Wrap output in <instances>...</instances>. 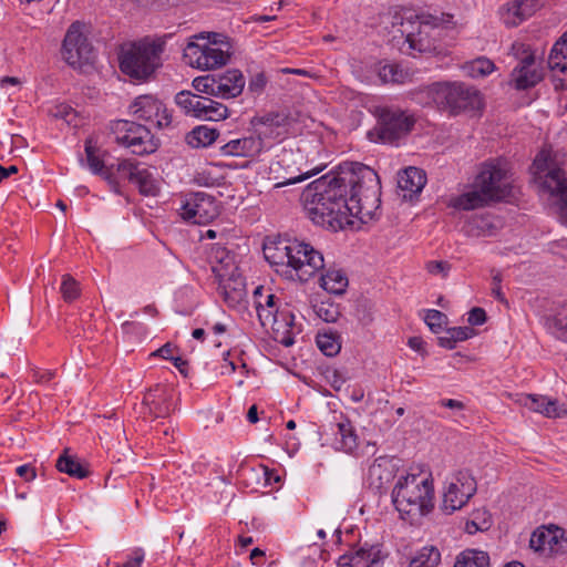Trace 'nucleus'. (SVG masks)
I'll return each mask as SVG.
<instances>
[{"label": "nucleus", "mask_w": 567, "mask_h": 567, "mask_svg": "<svg viewBox=\"0 0 567 567\" xmlns=\"http://www.w3.org/2000/svg\"><path fill=\"white\" fill-rule=\"evenodd\" d=\"M261 290H262L261 287H258L255 290L256 311H257V316L260 321V324L265 329H268L269 326L275 324L274 318L280 311V309L284 307V303L280 301V299L278 297H276L272 293L262 296Z\"/></svg>", "instance_id": "b1692460"}, {"label": "nucleus", "mask_w": 567, "mask_h": 567, "mask_svg": "<svg viewBox=\"0 0 567 567\" xmlns=\"http://www.w3.org/2000/svg\"><path fill=\"white\" fill-rule=\"evenodd\" d=\"M144 560V551L137 548L133 551L132 556L124 563L118 564L115 567H140Z\"/></svg>", "instance_id": "4d7b16f0"}, {"label": "nucleus", "mask_w": 567, "mask_h": 567, "mask_svg": "<svg viewBox=\"0 0 567 567\" xmlns=\"http://www.w3.org/2000/svg\"><path fill=\"white\" fill-rule=\"evenodd\" d=\"M130 112L137 120L145 121L150 125L164 128L171 125L172 115L165 104L151 94L140 95L130 105Z\"/></svg>", "instance_id": "f3484780"}, {"label": "nucleus", "mask_w": 567, "mask_h": 567, "mask_svg": "<svg viewBox=\"0 0 567 567\" xmlns=\"http://www.w3.org/2000/svg\"><path fill=\"white\" fill-rule=\"evenodd\" d=\"M316 342L319 350L327 357H334L341 350L340 337L332 331L319 332Z\"/></svg>", "instance_id": "a19ab883"}, {"label": "nucleus", "mask_w": 567, "mask_h": 567, "mask_svg": "<svg viewBox=\"0 0 567 567\" xmlns=\"http://www.w3.org/2000/svg\"><path fill=\"white\" fill-rule=\"evenodd\" d=\"M218 137L217 130L200 125L192 130L187 136L186 142L192 147H207L213 144Z\"/></svg>", "instance_id": "58836bf2"}, {"label": "nucleus", "mask_w": 567, "mask_h": 567, "mask_svg": "<svg viewBox=\"0 0 567 567\" xmlns=\"http://www.w3.org/2000/svg\"><path fill=\"white\" fill-rule=\"evenodd\" d=\"M426 184V175L425 172L417 167H408L403 171L402 174L399 175L398 185L403 192H408L409 194H404V197H412V195L420 193Z\"/></svg>", "instance_id": "c756f323"}, {"label": "nucleus", "mask_w": 567, "mask_h": 567, "mask_svg": "<svg viewBox=\"0 0 567 567\" xmlns=\"http://www.w3.org/2000/svg\"><path fill=\"white\" fill-rule=\"evenodd\" d=\"M83 24L73 22L64 37L61 54L63 60L73 69H83L95 60L93 47L82 32Z\"/></svg>", "instance_id": "ddd939ff"}, {"label": "nucleus", "mask_w": 567, "mask_h": 567, "mask_svg": "<svg viewBox=\"0 0 567 567\" xmlns=\"http://www.w3.org/2000/svg\"><path fill=\"white\" fill-rule=\"evenodd\" d=\"M426 269L430 274L437 275V274H444L450 269V266L445 261H430L426 265Z\"/></svg>", "instance_id": "680f3d73"}, {"label": "nucleus", "mask_w": 567, "mask_h": 567, "mask_svg": "<svg viewBox=\"0 0 567 567\" xmlns=\"http://www.w3.org/2000/svg\"><path fill=\"white\" fill-rule=\"evenodd\" d=\"M60 291L63 299L66 302H71L80 295L79 284L72 276L63 275Z\"/></svg>", "instance_id": "09e8293b"}, {"label": "nucleus", "mask_w": 567, "mask_h": 567, "mask_svg": "<svg viewBox=\"0 0 567 567\" xmlns=\"http://www.w3.org/2000/svg\"><path fill=\"white\" fill-rule=\"evenodd\" d=\"M424 344L425 343H424L423 339L420 338V337H411L408 340V346L412 350H414V351H416L419 353H423L424 352Z\"/></svg>", "instance_id": "338daca9"}, {"label": "nucleus", "mask_w": 567, "mask_h": 567, "mask_svg": "<svg viewBox=\"0 0 567 567\" xmlns=\"http://www.w3.org/2000/svg\"><path fill=\"white\" fill-rule=\"evenodd\" d=\"M518 403L533 412L540 413L546 417H561L567 411L558 401L539 394H523Z\"/></svg>", "instance_id": "5701e85b"}, {"label": "nucleus", "mask_w": 567, "mask_h": 567, "mask_svg": "<svg viewBox=\"0 0 567 567\" xmlns=\"http://www.w3.org/2000/svg\"><path fill=\"white\" fill-rule=\"evenodd\" d=\"M174 347L171 343H166L159 349H157L153 355H158L166 360H173L175 357H173Z\"/></svg>", "instance_id": "0e129e2a"}, {"label": "nucleus", "mask_w": 567, "mask_h": 567, "mask_svg": "<svg viewBox=\"0 0 567 567\" xmlns=\"http://www.w3.org/2000/svg\"><path fill=\"white\" fill-rule=\"evenodd\" d=\"M315 173H302V174H298V175H290L288 177H285L284 181L281 182H278L275 184V187L279 188V187H284L286 185H292V184H297V183H300L302 181H306L307 178L311 177Z\"/></svg>", "instance_id": "13d9d810"}, {"label": "nucleus", "mask_w": 567, "mask_h": 567, "mask_svg": "<svg viewBox=\"0 0 567 567\" xmlns=\"http://www.w3.org/2000/svg\"><path fill=\"white\" fill-rule=\"evenodd\" d=\"M412 72L399 63H388L380 68L379 78L383 83L403 84L412 79Z\"/></svg>", "instance_id": "e433bc0d"}, {"label": "nucleus", "mask_w": 567, "mask_h": 567, "mask_svg": "<svg viewBox=\"0 0 567 567\" xmlns=\"http://www.w3.org/2000/svg\"><path fill=\"white\" fill-rule=\"evenodd\" d=\"M382 559L379 547H360L340 556L338 567H380Z\"/></svg>", "instance_id": "aec40b11"}, {"label": "nucleus", "mask_w": 567, "mask_h": 567, "mask_svg": "<svg viewBox=\"0 0 567 567\" xmlns=\"http://www.w3.org/2000/svg\"><path fill=\"white\" fill-rule=\"evenodd\" d=\"M533 169L537 178H542V174L547 171L543 187L551 195L560 198V213L564 217H567V176L564 169L555 166L550 147L542 148L536 155Z\"/></svg>", "instance_id": "6e6552de"}, {"label": "nucleus", "mask_w": 567, "mask_h": 567, "mask_svg": "<svg viewBox=\"0 0 567 567\" xmlns=\"http://www.w3.org/2000/svg\"><path fill=\"white\" fill-rule=\"evenodd\" d=\"M545 327L555 338L567 341V303L561 305L553 315L546 317Z\"/></svg>", "instance_id": "2f4dec72"}, {"label": "nucleus", "mask_w": 567, "mask_h": 567, "mask_svg": "<svg viewBox=\"0 0 567 567\" xmlns=\"http://www.w3.org/2000/svg\"><path fill=\"white\" fill-rule=\"evenodd\" d=\"M275 324L269 326L272 332V338L285 347H290L295 343V315L287 303L274 318Z\"/></svg>", "instance_id": "4be33fe9"}, {"label": "nucleus", "mask_w": 567, "mask_h": 567, "mask_svg": "<svg viewBox=\"0 0 567 567\" xmlns=\"http://www.w3.org/2000/svg\"><path fill=\"white\" fill-rule=\"evenodd\" d=\"M494 70V62L487 58H478L468 64V72L473 78L489 75Z\"/></svg>", "instance_id": "de8ad7c7"}, {"label": "nucleus", "mask_w": 567, "mask_h": 567, "mask_svg": "<svg viewBox=\"0 0 567 567\" xmlns=\"http://www.w3.org/2000/svg\"><path fill=\"white\" fill-rule=\"evenodd\" d=\"M493 202L495 200L488 195V192H485L481 187H476L474 183L472 190L452 199V206L457 209L473 210L485 207Z\"/></svg>", "instance_id": "cd10ccee"}, {"label": "nucleus", "mask_w": 567, "mask_h": 567, "mask_svg": "<svg viewBox=\"0 0 567 567\" xmlns=\"http://www.w3.org/2000/svg\"><path fill=\"white\" fill-rule=\"evenodd\" d=\"M313 311L324 322H336L340 316L338 306L328 300L315 303Z\"/></svg>", "instance_id": "49530a36"}, {"label": "nucleus", "mask_w": 567, "mask_h": 567, "mask_svg": "<svg viewBox=\"0 0 567 567\" xmlns=\"http://www.w3.org/2000/svg\"><path fill=\"white\" fill-rule=\"evenodd\" d=\"M554 537L549 532L536 530L530 537V547L535 550L544 551L546 549V545H550Z\"/></svg>", "instance_id": "864d4df0"}, {"label": "nucleus", "mask_w": 567, "mask_h": 567, "mask_svg": "<svg viewBox=\"0 0 567 567\" xmlns=\"http://www.w3.org/2000/svg\"><path fill=\"white\" fill-rule=\"evenodd\" d=\"M440 563L441 551L437 547L429 545L415 553L408 567H439Z\"/></svg>", "instance_id": "ea45409f"}, {"label": "nucleus", "mask_w": 567, "mask_h": 567, "mask_svg": "<svg viewBox=\"0 0 567 567\" xmlns=\"http://www.w3.org/2000/svg\"><path fill=\"white\" fill-rule=\"evenodd\" d=\"M220 369L221 374H231L237 370H239L243 375L248 373L247 364L240 358H237V360L233 359L229 351L224 354Z\"/></svg>", "instance_id": "3c124183"}, {"label": "nucleus", "mask_w": 567, "mask_h": 567, "mask_svg": "<svg viewBox=\"0 0 567 567\" xmlns=\"http://www.w3.org/2000/svg\"><path fill=\"white\" fill-rule=\"evenodd\" d=\"M163 43L148 39L131 43L121 49V71L135 80H147L162 64Z\"/></svg>", "instance_id": "39448f33"}, {"label": "nucleus", "mask_w": 567, "mask_h": 567, "mask_svg": "<svg viewBox=\"0 0 567 567\" xmlns=\"http://www.w3.org/2000/svg\"><path fill=\"white\" fill-rule=\"evenodd\" d=\"M85 159L81 158L82 164H86L87 168L94 175L102 176L116 190L117 181L114 175V165H104V152L96 145L93 138H87L84 143Z\"/></svg>", "instance_id": "6ab92c4d"}, {"label": "nucleus", "mask_w": 567, "mask_h": 567, "mask_svg": "<svg viewBox=\"0 0 567 567\" xmlns=\"http://www.w3.org/2000/svg\"><path fill=\"white\" fill-rule=\"evenodd\" d=\"M512 54L519 60V64L512 72V81L517 90H526L536 85L543 79L542 69L536 65L535 54L530 47L514 42Z\"/></svg>", "instance_id": "dca6fc26"}, {"label": "nucleus", "mask_w": 567, "mask_h": 567, "mask_svg": "<svg viewBox=\"0 0 567 567\" xmlns=\"http://www.w3.org/2000/svg\"><path fill=\"white\" fill-rule=\"evenodd\" d=\"M231 55V44L220 33H198L184 48L183 58L192 68L208 71L226 65Z\"/></svg>", "instance_id": "20e7f679"}, {"label": "nucleus", "mask_w": 567, "mask_h": 567, "mask_svg": "<svg viewBox=\"0 0 567 567\" xmlns=\"http://www.w3.org/2000/svg\"><path fill=\"white\" fill-rule=\"evenodd\" d=\"M112 133L115 136V142L128 148L133 154L146 155L157 150L154 135L145 125L127 120H118L112 124Z\"/></svg>", "instance_id": "9d476101"}, {"label": "nucleus", "mask_w": 567, "mask_h": 567, "mask_svg": "<svg viewBox=\"0 0 567 567\" xmlns=\"http://www.w3.org/2000/svg\"><path fill=\"white\" fill-rule=\"evenodd\" d=\"M537 8V0H513L502 7L501 17L507 27H517L530 18Z\"/></svg>", "instance_id": "412c9836"}, {"label": "nucleus", "mask_w": 567, "mask_h": 567, "mask_svg": "<svg viewBox=\"0 0 567 567\" xmlns=\"http://www.w3.org/2000/svg\"><path fill=\"white\" fill-rule=\"evenodd\" d=\"M207 96H202L190 91H182L176 94V104L185 112L186 115L198 118L203 111V103Z\"/></svg>", "instance_id": "f704fd0d"}, {"label": "nucleus", "mask_w": 567, "mask_h": 567, "mask_svg": "<svg viewBox=\"0 0 567 567\" xmlns=\"http://www.w3.org/2000/svg\"><path fill=\"white\" fill-rule=\"evenodd\" d=\"M337 432L334 434L336 450L351 453L358 447V435L355 430L348 419H342L337 423Z\"/></svg>", "instance_id": "7c9ffc66"}, {"label": "nucleus", "mask_w": 567, "mask_h": 567, "mask_svg": "<svg viewBox=\"0 0 567 567\" xmlns=\"http://www.w3.org/2000/svg\"><path fill=\"white\" fill-rule=\"evenodd\" d=\"M262 151L261 142L254 134L230 140L220 146V153L225 156L254 157Z\"/></svg>", "instance_id": "393cba45"}, {"label": "nucleus", "mask_w": 567, "mask_h": 567, "mask_svg": "<svg viewBox=\"0 0 567 567\" xmlns=\"http://www.w3.org/2000/svg\"><path fill=\"white\" fill-rule=\"evenodd\" d=\"M467 321L472 326H481V324H483L486 321V312H485V310L482 309V308H478V307L473 308L468 312Z\"/></svg>", "instance_id": "6e6d98bb"}, {"label": "nucleus", "mask_w": 567, "mask_h": 567, "mask_svg": "<svg viewBox=\"0 0 567 567\" xmlns=\"http://www.w3.org/2000/svg\"><path fill=\"white\" fill-rule=\"evenodd\" d=\"M369 481L378 489L383 488L393 477L390 462L386 458H377L369 467Z\"/></svg>", "instance_id": "473e14b6"}, {"label": "nucleus", "mask_w": 567, "mask_h": 567, "mask_svg": "<svg viewBox=\"0 0 567 567\" xmlns=\"http://www.w3.org/2000/svg\"><path fill=\"white\" fill-rule=\"evenodd\" d=\"M425 93L439 109L449 110L453 114L477 110L482 105L480 92L463 83H433L425 89Z\"/></svg>", "instance_id": "423d86ee"}, {"label": "nucleus", "mask_w": 567, "mask_h": 567, "mask_svg": "<svg viewBox=\"0 0 567 567\" xmlns=\"http://www.w3.org/2000/svg\"><path fill=\"white\" fill-rule=\"evenodd\" d=\"M133 184L138 187L141 194L146 196H155L159 190L157 181L146 168H140Z\"/></svg>", "instance_id": "37998d69"}, {"label": "nucleus", "mask_w": 567, "mask_h": 567, "mask_svg": "<svg viewBox=\"0 0 567 567\" xmlns=\"http://www.w3.org/2000/svg\"><path fill=\"white\" fill-rule=\"evenodd\" d=\"M440 405L447 408V409H452V410H463L464 409L463 402H461L458 400H454V399H443L440 401Z\"/></svg>", "instance_id": "774afa93"}, {"label": "nucleus", "mask_w": 567, "mask_h": 567, "mask_svg": "<svg viewBox=\"0 0 567 567\" xmlns=\"http://www.w3.org/2000/svg\"><path fill=\"white\" fill-rule=\"evenodd\" d=\"M392 503L402 518L429 514L434 507V487L430 473H408L398 478L392 491Z\"/></svg>", "instance_id": "7ed1b4c3"}, {"label": "nucleus", "mask_w": 567, "mask_h": 567, "mask_svg": "<svg viewBox=\"0 0 567 567\" xmlns=\"http://www.w3.org/2000/svg\"><path fill=\"white\" fill-rule=\"evenodd\" d=\"M492 525L491 515L485 509H478L473 513V518L465 524V530L468 534H474L478 530H487Z\"/></svg>", "instance_id": "a18cd8bd"}, {"label": "nucleus", "mask_w": 567, "mask_h": 567, "mask_svg": "<svg viewBox=\"0 0 567 567\" xmlns=\"http://www.w3.org/2000/svg\"><path fill=\"white\" fill-rule=\"evenodd\" d=\"M453 567H489V555L484 550L467 548L455 557Z\"/></svg>", "instance_id": "c9c22d12"}, {"label": "nucleus", "mask_w": 567, "mask_h": 567, "mask_svg": "<svg viewBox=\"0 0 567 567\" xmlns=\"http://www.w3.org/2000/svg\"><path fill=\"white\" fill-rule=\"evenodd\" d=\"M216 81L217 97L220 99L237 97L245 87V78L237 69L226 71L216 78Z\"/></svg>", "instance_id": "bb28decb"}, {"label": "nucleus", "mask_w": 567, "mask_h": 567, "mask_svg": "<svg viewBox=\"0 0 567 567\" xmlns=\"http://www.w3.org/2000/svg\"><path fill=\"white\" fill-rule=\"evenodd\" d=\"M250 125L254 135L261 142L262 150H268L288 137L291 120L286 112H268L254 116Z\"/></svg>", "instance_id": "9b49d317"}, {"label": "nucleus", "mask_w": 567, "mask_h": 567, "mask_svg": "<svg viewBox=\"0 0 567 567\" xmlns=\"http://www.w3.org/2000/svg\"><path fill=\"white\" fill-rule=\"evenodd\" d=\"M265 258L276 271L289 279L308 281L324 268L322 254L310 244L282 239L264 247Z\"/></svg>", "instance_id": "f03ea898"}, {"label": "nucleus", "mask_w": 567, "mask_h": 567, "mask_svg": "<svg viewBox=\"0 0 567 567\" xmlns=\"http://www.w3.org/2000/svg\"><path fill=\"white\" fill-rule=\"evenodd\" d=\"M113 165H114L113 172L116 177L117 185L120 184V179L128 181L133 184L135 176H136L137 172L140 171L137 165H135L130 159H122ZM114 192L118 193V186L116 187V190H114Z\"/></svg>", "instance_id": "c03bdc74"}, {"label": "nucleus", "mask_w": 567, "mask_h": 567, "mask_svg": "<svg viewBox=\"0 0 567 567\" xmlns=\"http://www.w3.org/2000/svg\"><path fill=\"white\" fill-rule=\"evenodd\" d=\"M476 489V481L468 471L456 472L446 482L441 509L445 514H453L467 504Z\"/></svg>", "instance_id": "4468645a"}, {"label": "nucleus", "mask_w": 567, "mask_h": 567, "mask_svg": "<svg viewBox=\"0 0 567 567\" xmlns=\"http://www.w3.org/2000/svg\"><path fill=\"white\" fill-rule=\"evenodd\" d=\"M144 404L148 406L150 413L155 417H165L172 412V403L166 391L156 386L150 390L143 400Z\"/></svg>", "instance_id": "c85d7f7f"}, {"label": "nucleus", "mask_w": 567, "mask_h": 567, "mask_svg": "<svg viewBox=\"0 0 567 567\" xmlns=\"http://www.w3.org/2000/svg\"><path fill=\"white\" fill-rule=\"evenodd\" d=\"M192 85L199 93H205L207 95L217 97V81L214 76H197L193 80Z\"/></svg>", "instance_id": "8fccbe9b"}, {"label": "nucleus", "mask_w": 567, "mask_h": 567, "mask_svg": "<svg viewBox=\"0 0 567 567\" xmlns=\"http://www.w3.org/2000/svg\"><path fill=\"white\" fill-rule=\"evenodd\" d=\"M203 111L199 113V120L205 121H220L228 116V109L224 104L206 97L203 105Z\"/></svg>", "instance_id": "79ce46f5"}, {"label": "nucleus", "mask_w": 567, "mask_h": 567, "mask_svg": "<svg viewBox=\"0 0 567 567\" xmlns=\"http://www.w3.org/2000/svg\"><path fill=\"white\" fill-rule=\"evenodd\" d=\"M492 293L493 296L501 302H505L506 299H505V296L504 293L502 292V288H501V277L499 275H496L493 277V288H492Z\"/></svg>", "instance_id": "e2e57ef3"}, {"label": "nucleus", "mask_w": 567, "mask_h": 567, "mask_svg": "<svg viewBox=\"0 0 567 567\" xmlns=\"http://www.w3.org/2000/svg\"><path fill=\"white\" fill-rule=\"evenodd\" d=\"M216 215L215 202L205 193L193 194L181 207L182 218L193 224H206Z\"/></svg>", "instance_id": "a211bd4d"}, {"label": "nucleus", "mask_w": 567, "mask_h": 567, "mask_svg": "<svg viewBox=\"0 0 567 567\" xmlns=\"http://www.w3.org/2000/svg\"><path fill=\"white\" fill-rule=\"evenodd\" d=\"M208 260L213 274L224 290L225 300L240 301L245 295V282L236 265L234 255L221 246H213Z\"/></svg>", "instance_id": "0eeeda50"}, {"label": "nucleus", "mask_w": 567, "mask_h": 567, "mask_svg": "<svg viewBox=\"0 0 567 567\" xmlns=\"http://www.w3.org/2000/svg\"><path fill=\"white\" fill-rule=\"evenodd\" d=\"M56 468L72 477L82 480L89 475V470L76 457L68 455V450L58 458Z\"/></svg>", "instance_id": "4c0bfd02"}, {"label": "nucleus", "mask_w": 567, "mask_h": 567, "mask_svg": "<svg viewBox=\"0 0 567 567\" xmlns=\"http://www.w3.org/2000/svg\"><path fill=\"white\" fill-rule=\"evenodd\" d=\"M440 25V19L431 14H413L403 19L401 32L409 43V49L423 52L435 50L433 33Z\"/></svg>", "instance_id": "1a4fd4ad"}, {"label": "nucleus", "mask_w": 567, "mask_h": 567, "mask_svg": "<svg viewBox=\"0 0 567 567\" xmlns=\"http://www.w3.org/2000/svg\"><path fill=\"white\" fill-rule=\"evenodd\" d=\"M447 333L450 336H452V338L456 342H458V341H464V340H467L468 338H471L474 333V330L468 327H456V328L449 329Z\"/></svg>", "instance_id": "5fc2aeb1"}, {"label": "nucleus", "mask_w": 567, "mask_h": 567, "mask_svg": "<svg viewBox=\"0 0 567 567\" xmlns=\"http://www.w3.org/2000/svg\"><path fill=\"white\" fill-rule=\"evenodd\" d=\"M445 322L446 316L443 312L435 309L427 310L425 316V323L429 326L431 331L434 333L440 332Z\"/></svg>", "instance_id": "603ef678"}, {"label": "nucleus", "mask_w": 567, "mask_h": 567, "mask_svg": "<svg viewBox=\"0 0 567 567\" xmlns=\"http://www.w3.org/2000/svg\"><path fill=\"white\" fill-rule=\"evenodd\" d=\"M548 65L558 78L560 86L567 90V32L554 44Z\"/></svg>", "instance_id": "a878e982"}, {"label": "nucleus", "mask_w": 567, "mask_h": 567, "mask_svg": "<svg viewBox=\"0 0 567 567\" xmlns=\"http://www.w3.org/2000/svg\"><path fill=\"white\" fill-rule=\"evenodd\" d=\"M476 187H481L495 200H505L512 196V178L501 162H486L475 178Z\"/></svg>", "instance_id": "2eb2a0df"}, {"label": "nucleus", "mask_w": 567, "mask_h": 567, "mask_svg": "<svg viewBox=\"0 0 567 567\" xmlns=\"http://www.w3.org/2000/svg\"><path fill=\"white\" fill-rule=\"evenodd\" d=\"M415 120L412 115L399 109H382L378 125L369 132L372 141L393 143L405 136L413 127Z\"/></svg>", "instance_id": "f8f14e48"}, {"label": "nucleus", "mask_w": 567, "mask_h": 567, "mask_svg": "<svg viewBox=\"0 0 567 567\" xmlns=\"http://www.w3.org/2000/svg\"><path fill=\"white\" fill-rule=\"evenodd\" d=\"M267 83L264 73H257L249 82V90L252 92H261Z\"/></svg>", "instance_id": "052dcab7"}, {"label": "nucleus", "mask_w": 567, "mask_h": 567, "mask_svg": "<svg viewBox=\"0 0 567 567\" xmlns=\"http://www.w3.org/2000/svg\"><path fill=\"white\" fill-rule=\"evenodd\" d=\"M380 193L377 172L355 163L349 173L313 182L302 197L313 224L338 230L350 224V217L370 218L379 207Z\"/></svg>", "instance_id": "f257e3e1"}, {"label": "nucleus", "mask_w": 567, "mask_h": 567, "mask_svg": "<svg viewBox=\"0 0 567 567\" xmlns=\"http://www.w3.org/2000/svg\"><path fill=\"white\" fill-rule=\"evenodd\" d=\"M16 473L22 477L25 482H31L35 478V470L29 464L20 465L16 468Z\"/></svg>", "instance_id": "bf43d9fd"}, {"label": "nucleus", "mask_w": 567, "mask_h": 567, "mask_svg": "<svg viewBox=\"0 0 567 567\" xmlns=\"http://www.w3.org/2000/svg\"><path fill=\"white\" fill-rule=\"evenodd\" d=\"M348 278L346 274L340 269H328L320 277L321 287L334 295H342L348 287Z\"/></svg>", "instance_id": "72a5a7b5"}, {"label": "nucleus", "mask_w": 567, "mask_h": 567, "mask_svg": "<svg viewBox=\"0 0 567 567\" xmlns=\"http://www.w3.org/2000/svg\"><path fill=\"white\" fill-rule=\"evenodd\" d=\"M73 113L74 110L71 106L61 104L55 107V112L53 113V115L69 121L70 115H72Z\"/></svg>", "instance_id": "69168bd1"}]
</instances>
